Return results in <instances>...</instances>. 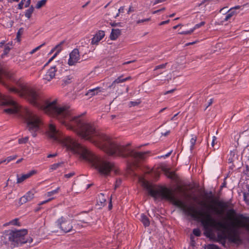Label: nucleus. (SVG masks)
<instances>
[{
	"instance_id": "49",
	"label": "nucleus",
	"mask_w": 249,
	"mask_h": 249,
	"mask_svg": "<svg viewBox=\"0 0 249 249\" xmlns=\"http://www.w3.org/2000/svg\"><path fill=\"white\" fill-rule=\"evenodd\" d=\"M169 20H166V21H162L160 23V25H164L165 24H167L169 22Z\"/></svg>"
},
{
	"instance_id": "48",
	"label": "nucleus",
	"mask_w": 249,
	"mask_h": 249,
	"mask_svg": "<svg viewBox=\"0 0 249 249\" xmlns=\"http://www.w3.org/2000/svg\"><path fill=\"white\" fill-rule=\"evenodd\" d=\"M216 140V137H215V136H213V141L212 142V146H213L214 144V141Z\"/></svg>"
},
{
	"instance_id": "57",
	"label": "nucleus",
	"mask_w": 249,
	"mask_h": 249,
	"mask_svg": "<svg viewBox=\"0 0 249 249\" xmlns=\"http://www.w3.org/2000/svg\"><path fill=\"white\" fill-rule=\"evenodd\" d=\"M55 156H56V154H49V155L48 156V158H51V157H55Z\"/></svg>"
},
{
	"instance_id": "6",
	"label": "nucleus",
	"mask_w": 249,
	"mask_h": 249,
	"mask_svg": "<svg viewBox=\"0 0 249 249\" xmlns=\"http://www.w3.org/2000/svg\"><path fill=\"white\" fill-rule=\"evenodd\" d=\"M0 105L5 106V108L3 110L8 114H16L19 109L18 105L11 97L5 96L0 93Z\"/></svg>"
},
{
	"instance_id": "16",
	"label": "nucleus",
	"mask_w": 249,
	"mask_h": 249,
	"mask_svg": "<svg viewBox=\"0 0 249 249\" xmlns=\"http://www.w3.org/2000/svg\"><path fill=\"white\" fill-rule=\"evenodd\" d=\"M131 79V77L130 76H128L125 78H123L122 76L119 77L116 79H115L111 84L110 87H114L116 84H119L121 83H123L124 82H125L127 80H129Z\"/></svg>"
},
{
	"instance_id": "30",
	"label": "nucleus",
	"mask_w": 249,
	"mask_h": 249,
	"mask_svg": "<svg viewBox=\"0 0 249 249\" xmlns=\"http://www.w3.org/2000/svg\"><path fill=\"white\" fill-rule=\"evenodd\" d=\"M28 141V137H26L24 138L19 139L18 140V143L19 144L25 143Z\"/></svg>"
},
{
	"instance_id": "18",
	"label": "nucleus",
	"mask_w": 249,
	"mask_h": 249,
	"mask_svg": "<svg viewBox=\"0 0 249 249\" xmlns=\"http://www.w3.org/2000/svg\"><path fill=\"white\" fill-rule=\"evenodd\" d=\"M106 201V198L105 196L103 194H100L99 195V197L97 200V203H100V204L99 205H100L101 207L104 206L105 203Z\"/></svg>"
},
{
	"instance_id": "14",
	"label": "nucleus",
	"mask_w": 249,
	"mask_h": 249,
	"mask_svg": "<svg viewBox=\"0 0 249 249\" xmlns=\"http://www.w3.org/2000/svg\"><path fill=\"white\" fill-rule=\"evenodd\" d=\"M63 44V42H61L60 43H59L58 45H57L55 47H54V49L55 50V53L53 55V56L49 60L48 62L46 63V65H47L48 63L51 62L58 54V53L62 51Z\"/></svg>"
},
{
	"instance_id": "41",
	"label": "nucleus",
	"mask_w": 249,
	"mask_h": 249,
	"mask_svg": "<svg viewBox=\"0 0 249 249\" xmlns=\"http://www.w3.org/2000/svg\"><path fill=\"white\" fill-rule=\"evenodd\" d=\"M166 0H156L154 3H153V5H156V4H157L159 3H160V2H163L164 1H165Z\"/></svg>"
},
{
	"instance_id": "8",
	"label": "nucleus",
	"mask_w": 249,
	"mask_h": 249,
	"mask_svg": "<svg viewBox=\"0 0 249 249\" xmlns=\"http://www.w3.org/2000/svg\"><path fill=\"white\" fill-rule=\"evenodd\" d=\"M80 57L79 50L77 49L73 50L69 54L68 64L69 66H73L80 62Z\"/></svg>"
},
{
	"instance_id": "2",
	"label": "nucleus",
	"mask_w": 249,
	"mask_h": 249,
	"mask_svg": "<svg viewBox=\"0 0 249 249\" xmlns=\"http://www.w3.org/2000/svg\"><path fill=\"white\" fill-rule=\"evenodd\" d=\"M139 179L141 185L147 190L151 196L155 198L170 200L186 214L201 222L207 235H210L213 231L215 230L221 234L222 238H228L231 242L238 244L240 241L238 236L239 229L243 228L249 231V217L241 215H231L229 217V222L216 221L212 216L210 208L206 204H203L205 208L196 210L193 206H187L184 201L175 197L169 189L166 188L154 189L143 178L140 177Z\"/></svg>"
},
{
	"instance_id": "50",
	"label": "nucleus",
	"mask_w": 249,
	"mask_h": 249,
	"mask_svg": "<svg viewBox=\"0 0 249 249\" xmlns=\"http://www.w3.org/2000/svg\"><path fill=\"white\" fill-rule=\"evenodd\" d=\"M175 90V89H171V90H170L167 91H166V92H165L164 93V94L166 95V94H168V93H172V92H173Z\"/></svg>"
},
{
	"instance_id": "1",
	"label": "nucleus",
	"mask_w": 249,
	"mask_h": 249,
	"mask_svg": "<svg viewBox=\"0 0 249 249\" xmlns=\"http://www.w3.org/2000/svg\"><path fill=\"white\" fill-rule=\"evenodd\" d=\"M10 90L18 93L20 96L24 97L32 104L43 110L47 114L55 117L68 129L75 131L82 138L89 141L108 154L123 157L131 156L136 159L143 158L144 153L137 152L127 146L120 145L108 136L96 130L93 125L84 120L80 116L72 115L69 108L59 106L56 100H46L39 93L31 88H23L21 91L14 88Z\"/></svg>"
},
{
	"instance_id": "24",
	"label": "nucleus",
	"mask_w": 249,
	"mask_h": 249,
	"mask_svg": "<svg viewBox=\"0 0 249 249\" xmlns=\"http://www.w3.org/2000/svg\"><path fill=\"white\" fill-rule=\"evenodd\" d=\"M71 79L72 78L71 76H68L63 79V81L64 84L66 85L71 82Z\"/></svg>"
},
{
	"instance_id": "26",
	"label": "nucleus",
	"mask_w": 249,
	"mask_h": 249,
	"mask_svg": "<svg viewBox=\"0 0 249 249\" xmlns=\"http://www.w3.org/2000/svg\"><path fill=\"white\" fill-rule=\"evenodd\" d=\"M243 196L244 201L248 205H249V194L244 193Z\"/></svg>"
},
{
	"instance_id": "56",
	"label": "nucleus",
	"mask_w": 249,
	"mask_h": 249,
	"mask_svg": "<svg viewBox=\"0 0 249 249\" xmlns=\"http://www.w3.org/2000/svg\"><path fill=\"white\" fill-rule=\"evenodd\" d=\"M4 43H5L4 41L0 42V48L2 47L3 46V45L4 44Z\"/></svg>"
},
{
	"instance_id": "31",
	"label": "nucleus",
	"mask_w": 249,
	"mask_h": 249,
	"mask_svg": "<svg viewBox=\"0 0 249 249\" xmlns=\"http://www.w3.org/2000/svg\"><path fill=\"white\" fill-rule=\"evenodd\" d=\"M196 142V137H193L190 140V143H191L190 147H191V149H193V148L194 146L195 145Z\"/></svg>"
},
{
	"instance_id": "35",
	"label": "nucleus",
	"mask_w": 249,
	"mask_h": 249,
	"mask_svg": "<svg viewBox=\"0 0 249 249\" xmlns=\"http://www.w3.org/2000/svg\"><path fill=\"white\" fill-rule=\"evenodd\" d=\"M167 63L163 64L161 65H158L156 67L155 69H154L155 71L158 70L159 69H164L165 68V66L166 65Z\"/></svg>"
},
{
	"instance_id": "17",
	"label": "nucleus",
	"mask_w": 249,
	"mask_h": 249,
	"mask_svg": "<svg viewBox=\"0 0 249 249\" xmlns=\"http://www.w3.org/2000/svg\"><path fill=\"white\" fill-rule=\"evenodd\" d=\"M120 35L121 30L120 29H113L110 35V38L112 40H116Z\"/></svg>"
},
{
	"instance_id": "37",
	"label": "nucleus",
	"mask_w": 249,
	"mask_h": 249,
	"mask_svg": "<svg viewBox=\"0 0 249 249\" xmlns=\"http://www.w3.org/2000/svg\"><path fill=\"white\" fill-rule=\"evenodd\" d=\"M213 0H203L202 2L199 4V5L204 4L205 3L208 4L210 2L212 1Z\"/></svg>"
},
{
	"instance_id": "42",
	"label": "nucleus",
	"mask_w": 249,
	"mask_h": 249,
	"mask_svg": "<svg viewBox=\"0 0 249 249\" xmlns=\"http://www.w3.org/2000/svg\"><path fill=\"white\" fill-rule=\"evenodd\" d=\"M144 22H146L145 21V18L144 19H139L137 21H136V23L137 24H141Z\"/></svg>"
},
{
	"instance_id": "13",
	"label": "nucleus",
	"mask_w": 249,
	"mask_h": 249,
	"mask_svg": "<svg viewBox=\"0 0 249 249\" xmlns=\"http://www.w3.org/2000/svg\"><path fill=\"white\" fill-rule=\"evenodd\" d=\"M35 173V171L33 170L29 172L22 175L20 177H19L18 175H17V183H20L24 181L25 179L29 178L33 175Z\"/></svg>"
},
{
	"instance_id": "39",
	"label": "nucleus",
	"mask_w": 249,
	"mask_h": 249,
	"mask_svg": "<svg viewBox=\"0 0 249 249\" xmlns=\"http://www.w3.org/2000/svg\"><path fill=\"white\" fill-rule=\"evenodd\" d=\"M74 175V173H70L67 174L65 175V177L67 178H70L72 177Z\"/></svg>"
},
{
	"instance_id": "10",
	"label": "nucleus",
	"mask_w": 249,
	"mask_h": 249,
	"mask_svg": "<svg viewBox=\"0 0 249 249\" xmlns=\"http://www.w3.org/2000/svg\"><path fill=\"white\" fill-rule=\"evenodd\" d=\"M105 33L103 31H98L93 36L91 39V44L93 45H97L99 42L105 37Z\"/></svg>"
},
{
	"instance_id": "51",
	"label": "nucleus",
	"mask_w": 249,
	"mask_h": 249,
	"mask_svg": "<svg viewBox=\"0 0 249 249\" xmlns=\"http://www.w3.org/2000/svg\"><path fill=\"white\" fill-rule=\"evenodd\" d=\"M213 102V99H211L209 102H208V106L206 107V108H207L209 106H210Z\"/></svg>"
},
{
	"instance_id": "40",
	"label": "nucleus",
	"mask_w": 249,
	"mask_h": 249,
	"mask_svg": "<svg viewBox=\"0 0 249 249\" xmlns=\"http://www.w3.org/2000/svg\"><path fill=\"white\" fill-rule=\"evenodd\" d=\"M31 3V0H27L25 3V7H29Z\"/></svg>"
},
{
	"instance_id": "4",
	"label": "nucleus",
	"mask_w": 249,
	"mask_h": 249,
	"mask_svg": "<svg viewBox=\"0 0 249 249\" xmlns=\"http://www.w3.org/2000/svg\"><path fill=\"white\" fill-rule=\"evenodd\" d=\"M27 234L26 230H6L3 231L0 237L1 242L11 248H14L20 244L32 242L30 237L26 238Z\"/></svg>"
},
{
	"instance_id": "38",
	"label": "nucleus",
	"mask_w": 249,
	"mask_h": 249,
	"mask_svg": "<svg viewBox=\"0 0 249 249\" xmlns=\"http://www.w3.org/2000/svg\"><path fill=\"white\" fill-rule=\"evenodd\" d=\"M10 50V48L8 46H5L4 50V53L7 54Z\"/></svg>"
},
{
	"instance_id": "59",
	"label": "nucleus",
	"mask_w": 249,
	"mask_h": 249,
	"mask_svg": "<svg viewBox=\"0 0 249 249\" xmlns=\"http://www.w3.org/2000/svg\"><path fill=\"white\" fill-rule=\"evenodd\" d=\"M178 113H177L176 114H175L172 118H171V120H175V117L178 115Z\"/></svg>"
},
{
	"instance_id": "29",
	"label": "nucleus",
	"mask_w": 249,
	"mask_h": 249,
	"mask_svg": "<svg viewBox=\"0 0 249 249\" xmlns=\"http://www.w3.org/2000/svg\"><path fill=\"white\" fill-rule=\"evenodd\" d=\"M27 0H21V1L18 4V8L19 9H22L23 6L25 7V3Z\"/></svg>"
},
{
	"instance_id": "60",
	"label": "nucleus",
	"mask_w": 249,
	"mask_h": 249,
	"mask_svg": "<svg viewBox=\"0 0 249 249\" xmlns=\"http://www.w3.org/2000/svg\"><path fill=\"white\" fill-rule=\"evenodd\" d=\"M0 162H2V163H4V162H5V163H6V164H7V163L6 159H4V160H0Z\"/></svg>"
},
{
	"instance_id": "63",
	"label": "nucleus",
	"mask_w": 249,
	"mask_h": 249,
	"mask_svg": "<svg viewBox=\"0 0 249 249\" xmlns=\"http://www.w3.org/2000/svg\"><path fill=\"white\" fill-rule=\"evenodd\" d=\"M109 209H111L112 208V204H111V202H110V204L108 206Z\"/></svg>"
},
{
	"instance_id": "20",
	"label": "nucleus",
	"mask_w": 249,
	"mask_h": 249,
	"mask_svg": "<svg viewBox=\"0 0 249 249\" xmlns=\"http://www.w3.org/2000/svg\"><path fill=\"white\" fill-rule=\"evenodd\" d=\"M141 221L145 227H147L149 225L150 222L148 218L143 214H142L141 215Z\"/></svg>"
},
{
	"instance_id": "28",
	"label": "nucleus",
	"mask_w": 249,
	"mask_h": 249,
	"mask_svg": "<svg viewBox=\"0 0 249 249\" xmlns=\"http://www.w3.org/2000/svg\"><path fill=\"white\" fill-rule=\"evenodd\" d=\"M17 219H14V220L10 221L8 223H6L4 224L3 225V226L5 227V226H8L9 225H17Z\"/></svg>"
},
{
	"instance_id": "58",
	"label": "nucleus",
	"mask_w": 249,
	"mask_h": 249,
	"mask_svg": "<svg viewBox=\"0 0 249 249\" xmlns=\"http://www.w3.org/2000/svg\"><path fill=\"white\" fill-rule=\"evenodd\" d=\"M23 160V159L22 158H21V159H20L18 160L17 161V162H17V163H19V162H20L21 161H22V160Z\"/></svg>"
},
{
	"instance_id": "36",
	"label": "nucleus",
	"mask_w": 249,
	"mask_h": 249,
	"mask_svg": "<svg viewBox=\"0 0 249 249\" xmlns=\"http://www.w3.org/2000/svg\"><path fill=\"white\" fill-rule=\"evenodd\" d=\"M193 29H191L190 30L186 31H183L179 33V34L180 35H189L191 34L193 32Z\"/></svg>"
},
{
	"instance_id": "46",
	"label": "nucleus",
	"mask_w": 249,
	"mask_h": 249,
	"mask_svg": "<svg viewBox=\"0 0 249 249\" xmlns=\"http://www.w3.org/2000/svg\"><path fill=\"white\" fill-rule=\"evenodd\" d=\"M124 11V7L122 6L118 9L119 13H123Z\"/></svg>"
},
{
	"instance_id": "22",
	"label": "nucleus",
	"mask_w": 249,
	"mask_h": 249,
	"mask_svg": "<svg viewBox=\"0 0 249 249\" xmlns=\"http://www.w3.org/2000/svg\"><path fill=\"white\" fill-rule=\"evenodd\" d=\"M60 190V187H57L55 190L49 192L47 193V196H51L53 195L56 194Z\"/></svg>"
},
{
	"instance_id": "7",
	"label": "nucleus",
	"mask_w": 249,
	"mask_h": 249,
	"mask_svg": "<svg viewBox=\"0 0 249 249\" xmlns=\"http://www.w3.org/2000/svg\"><path fill=\"white\" fill-rule=\"evenodd\" d=\"M55 225L65 233L71 231L72 229L71 220L66 216H62L55 222Z\"/></svg>"
},
{
	"instance_id": "61",
	"label": "nucleus",
	"mask_w": 249,
	"mask_h": 249,
	"mask_svg": "<svg viewBox=\"0 0 249 249\" xmlns=\"http://www.w3.org/2000/svg\"><path fill=\"white\" fill-rule=\"evenodd\" d=\"M180 25V24H178V25H176V26H175L173 27V28H174V29H177L178 26H179Z\"/></svg>"
},
{
	"instance_id": "33",
	"label": "nucleus",
	"mask_w": 249,
	"mask_h": 249,
	"mask_svg": "<svg viewBox=\"0 0 249 249\" xmlns=\"http://www.w3.org/2000/svg\"><path fill=\"white\" fill-rule=\"evenodd\" d=\"M207 249H220L218 246L213 245V244H211L208 245L207 247Z\"/></svg>"
},
{
	"instance_id": "43",
	"label": "nucleus",
	"mask_w": 249,
	"mask_h": 249,
	"mask_svg": "<svg viewBox=\"0 0 249 249\" xmlns=\"http://www.w3.org/2000/svg\"><path fill=\"white\" fill-rule=\"evenodd\" d=\"M53 199V198H49L48 199V200H45V201H42L40 203V205H43L50 201H51V200H52Z\"/></svg>"
},
{
	"instance_id": "34",
	"label": "nucleus",
	"mask_w": 249,
	"mask_h": 249,
	"mask_svg": "<svg viewBox=\"0 0 249 249\" xmlns=\"http://www.w3.org/2000/svg\"><path fill=\"white\" fill-rule=\"evenodd\" d=\"M193 233L197 236H199L201 234V231L199 229H195L193 230Z\"/></svg>"
},
{
	"instance_id": "47",
	"label": "nucleus",
	"mask_w": 249,
	"mask_h": 249,
	"mask_svg": "<svg viewBox=\"0 0 249 249\" xmlns=\"http://www.w3.org/2000/svg\"><path fill=\"white\" fill-rule=\"evenodd\" d=\"M165 8H163L161 9H160V10H156V11H155L153 12V14H156L160 11H164L165 10Z\"/></svg>"
},
{
	"instance_id": "12",
	"label": "nucleus",
	"mask_w": 249,
	"mask_h": 249,
	"mask_svg": "<svg viewBox=\"0 0 249 249\" xmlns=\"http://www.w3.org/2000/svg\"><path fill=\"white\" fill-rule=\"evenodd\" d=\"M56 71L57 70L55 66L51 67L44 76L43 79L44 80H46L47 82L50 81L54 78Z\"/></svg>"
},
{
	"instance_id": "11",
	"label": "nucleus",
	"mask_w": 249,
	"mask_h": 249,
	"mask_svg": "<svg viewBox=\"0 0 249 249\" xmlns=\"http://www.w3.org/2000/svg\"><path fill=\"white\" fill-rule=\"evenodd\" d=\"M241 7L239 6H236L234 7L230 8L226 13L224 18V21H228L230 19L231 17L236 15L239 13V11H237L240 9Z\"/></svg>"
},
{
	"instance_id": "19",
	"label": "nucleus",
	"mask_w": 249,
	"mask_h": 249,
	"mask_svg": "<svg viewBox=\"0 0 249 249\" xmlns=\"http://www.w3.org/2000/svg\"><path fill=\"white\" fill-rule=\"evenodd\" d=\"M34 11L33 6H31L29 9H27L25 12V16L28 19H30Z\"/></svg>"
},
{
	"instance_id": "15",
	"label": "nucleus",
	"mask_w": 249,
	"mask_h": 249,
	"mask_svg": "<svg viewBox=\"0 0 249 249\" xmlns=\"http://www.w3.org/2000/svg\"><path fill=\"white\" fill-rule=\"evenodd\" d=\"M102 91L101 88L97 87L94 89H89L86 93V95L89 97H92L95 95L98 94L99 93Z\"/></svg>"
},
{
	"instance_id": "25",
	"label": "nucleus",
	"mask_w": 249,
	"mask_h": 249,
	"mask_svg": "<svg viewBox=\"0 0 249 249\" xmlns=\"http://www.w3.org/2000/svg\"><path fill=\"white\" fill-rule=\"evenodd\" d=\"M45 45V43H43L41 45L36 47L35 49H33L31 52H29V53L30 54H33L35 52L39 50L42 46H43Z\"/></svg>"
},
{
	"instance_id": "54",
	"label": "nucleus",
	"mask_w": 249,
	"mask_h": 249,
	"mask_svg": "<svg viewBox=\"0 0 249 249\" xmlns=\"http://www.w3.org/2000/svg\"><path fill=\"white\" fill-rule=\"evenodd\" d=\"M10 3H12L13 2H18L19 0H7Z\"/></svg>"
},
{
	"instance_id": "32",
	"label": "nucleus",
	"mask_w": 249,
	"mask_h": 249,
	"mask_svg": "<svg viewBox=\"0 0 249 249\" xmlns=\"http://www.w3.org/2000/svg\"><path fill=\"white\" fill-rule=\"evenodd\" d=\"M17 157V155L9 156L6 158L7 163H9L11 161L14 160Z\"/></svg>"
},
{
	"instance_id": "44",
	"label": "nucleus",
	"mask_w": 249,
	"mask_h": 249,
	"mask_svg": "<svg viewBox=\"0 0 249 249\" xmlns=\"http://www.w3.org/2000/svg\"><path fill=\"white\" fill-rule=\"evenodd\" d=\"M111 25L112 26H121V23H119V22H118V23L113 22L111 24Z\"/></svg>"
},
{
	"instance_id": "23",
	"label": "nucleus",
	"mask_w": 249,
	"mask_h": 249,
	"mask_svg": "<svg viewBox=\"0 0 249 249\" xmlns=\"http://www.w3.org/2000/svg\"><path fill=\"white\" fill-rule=\"evenodd\" d=\"M62 165V163L61 162L54 163L51 166L50 169L52 171L56 170L58 167L61 166Z\"/></svg>"
},
{
	"instance_id": "9",
	"label": "nucleus",
	"mask_w": 249,
	"mask_h": 249,
	"mask_svg": "<svg viewBox=\"0 0 249 249\" xmlns=\"http://www.w3.org/2000/svg\"><path fill=\"white\" fill-rule=\"evenodd\" d=\"M36 193L35 189H33L26 193L19 200L21 204H24L28 201H31L34 197L35 194Z\"/></svg>"
},
{
	"instance_id": "64",
	"label": "nucleus",
	"mask_w": 249,
	"mask_h": 249,
	"mask_svg": "<svg viewBox=\"0 0 249 249\" xmlns=\"http://www.w3.org/2000/svg\"><path fill=\"white\" fill-rule=\"evenodd\" d=\"M150 20H151L150 18H145V21H150Z\"/></svg>"
},
{
	"instance_id": "62",
	"label": "nucleus",
	"mask_w": 249,
	"mask_h": 249,
	"mask_svg": "<svg viewBox=\"0 0 249 249\" xmlns=\"http://www.w3.org/2000/svg\"><path fill=\"white\" fill-rule=\"evenodd\" d=\"M169 133V131H167L165 133H164L163 135L164 136L167 135Z\"/></svg>"
},
{
	"instance_id": "21",
	"label": "nucleus",
	"mask_w": 249,
	"mask_h": 249,
	"mask_svg": "<svg viewBox=\"0 0 249 249\" xmlns=\"http://www.w3.org/2000/svg\"><path fill=\"white\" fill-rule=\"evenodd\" d=\"M47 2V0H41L37 2L36 8V9H40L42 7L44 6Z\"/></svg>"
},
{
	"instance_id": "53",
	"label": "nucleus",
	"mask_w": 249,
	"mask_h": 249,
	"mask_svg": "<svg viewBox=\"0 0 249 249\" xmlns=\"http://www.w3.org/2000/svg\"><path fill=\"white\" fill-rule=\"evenodd\" d=\"M22 30V28L18 30V32L17 33V37H18V36H20V32H21Z\"/></svg>"
},
{
	"instance_id": "5",
	"label": "nucleus",
	"mask_w": 249,
	"mask_h": 249,
	"mask_svg": "<svg viewBox=\"0 0 249 249\" xmlns=\"http://www.w3.org/2000/svg\"><path fill=\"white\" fill-rule=\"evenodd\" d=\"M23 117L27 129L33 137H36L41 125L40 118L33 111L28 108L24 109Z\"/></svg>"
},
{
	"instance_id": "45",
	"label": "nucleus",
	"mask_w": 249,
	"mask_h": 249,
	"mask_svg": "<svg viewBox=\"0 0 249 249\" xmlns=\"http://www.w3.org/2000/svg\"><path fill=\"white\" fill-rule=\"evenodd\" d=\"M134 9L132 6H130L127 13L129 14L130 12H134Z\"/></svg>"
},
{
	"instance_id": "27",
	"label": "nucleus",
	"mask_w": 249,
	"mask_h": 249,
	"mask_svg": "<svg viewBox=\"0 0 249 249\" xmlns=\"http://www.w3.org/2000/svg\"><path fill=\"white\" fill-rule=\"evenodd\" d=\"M205 23L204 21H202L198 24H196L195 25V26L192 28V29H193V31H194L196 29H198V28H200V27L203 26L205 24Z\"/></svg>"
},
{
	"instance_id": "52",
	"label": "nucleus",
	"mask_w": 249,
	"mask_h": 249,
	"mask_svg": "<svg viewBox=\"0 0 249 249\" xmlns=\"http://www.w3.org/2000/svg\"><path fill=\"white\" fill-rule=\"evenodd\" d=\"M55 52V50H54V48H53L51 51L50 52V53H48V55H50L52 53H53V52Z\"/></svg>"
},
{
	"instance_id": "55",
	"label": "nucleus",
	"mask_w": 249,
	"mask_h": 249,
	"mask_svg": "<svg viewBox=\"0 0 249 249\" xmlns=\"http://www.w3.org/2000/svg\"><path fill=\"white\" fill-rule=\"evenodd\" d=\"M130 104H131V105L132 106H135L137 105V102H131L130 103Z\"/></svg>"
},
{
	"instance_id": "3",
	"label": "nucleus",
	"mask_w": 249,
	"mask_h": 249,
	"mask_svg": "<svg viewBox=\"0 0 249 249\" xmlns=\"http://www.w3.org/2000/svg\"><path fill=\"white\" fill-rule=\"evenodd\" d=\"M47 134L53 141L62 143L67 150L79 155L81 158L90 162L101 175L107 176L111 171L114 170L113 163L97 157L76 140L69 137L63 138L61 133L56 129L53 124L49 125Z\"/></svg>"
}]
</instances>
